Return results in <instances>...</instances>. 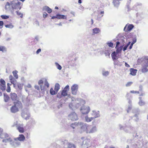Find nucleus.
<instances>
[{
  "instance_id": "nucleus-60",
  "label": "nucleus",
  "mask_w": 148,
  "mask_h": 148,
  "mask_svg": "<svg viewBox=\"0 0 148 148\" xmlns=\"http://www.w3.org/2000/svg\"><path fill=\"white\" fill-rule=\"evenodd\" d=\"M2 92H1L0 91V96H2Z\"/></svg>"
},
{
  "instance_id": "nucleus-45",
  "label": "nucleus",
  "mask_w": 148,
  "mask_h": 148,
  "mask_svg": "<svg viewBox=\"0 0 148 148\" xmlns=\"http://www.w3.org/2000/svg\"><path fill=\"white\" fill-rule=\"evenodd\" d=\"M4 24L3 22L2 21H0V28L2 27V26Z\"/></svg>"
},
{
  "instance_id": "nucleus-25",
  "label": "nucleus",
  "mask_w": 148,
  "mask_h": 148,
  "mask_svg": "<svg viewBox=\"0 0 148 148\" xmlns=\"http://www.w3.org/2000/svg\"><path fill=\"white\" fill-rule=\"evenodd\" d=\"M10 98L8 95L7 94H4V99L5 102H7L9 99Z\"/></svg>"
},
{
  "instance_id": "nucleus-10",
  "label": "nucleus",
  "mask_w": 148,
  "mask_h": 148,
  "mask_svg": "<svg viewBox=\"0 0 148 148\" xmlns=\"http://www.w3.org/2000/svg\"><path fill=\"white\" fill-rule=\"evenodd\" d=\"M0 89L3 91L5 90L6 89L5 82L2 79H0Z\"/></svg>"
},
{
  "instance_id": "nucleus-38",
  "label": "nucleus",
  "mask_w": 148,
  "mask_h": 148,
  "mask_svg": "<svg viewBox=\"0 0 148 148\" xmlns=\"http://www.w3.org/2000/svg\"><path fill=\"white\" fill-rule=\"evenodd\" d=\"M1 18L3 19H6L9 18V16L5 15H2L1 16Z\"/></svg>"
},
{
  "instance_id": "nucleus-34",
  "label": "nucleus",
  "mask_w": 148,
  "mask_h": 148,
  "mask_svg": "<svg viewBox=\"0 0 148 148\" xmlns=\"http://www.w3.org/2000/svg\"><path fill=\"white\" fill-rule=\"evenodd\" d=\"M10 85H11V84H10L9 83H8L7 84V88L6 91L8 92H10L11 88L10 86Z\"/></svg>"
},
{
  "instance_id": "nucleus-42",
  "label": "nucleus",
  "mask_w": 148,
  "mask_h": 148,
  "mask_svg": "<svg viewBox=\"0 0 148 148\" xmlns=\"http://www.w3.org/2000/svg\"><path fill=\"white\" fill-rule=\"evenodd\" d=\"M107 45L109 47H112L113 46V44L111 42H108L107 43Z\"/></svg>"
},
{
  "instance_id": "nucleus-4",
  "label": "nucleus",
  "mask_w": 148,
  "mask_h": 148,
  "mask_svg": "<svg viewBox=\"0 0 148 148\" xmlns=\"http://www.w3.org/2000/svg\"><path fill=\"white\" fill-rule=\"evenodd\" d=\"M12 127H16L17 130L20 133H23L25 132V129L23 127V124H19L17 121L14 122L13 125Z\"/></svg>"
},
{
  "instance_id": "nucleus-37",
  "label": "nucleus",
  "mask_w": 148,
  "mask_h": 148,
  "mask_svg": "<svg viewBox=\"0 0 148 148\" xmlns=\"http://www.w3.org/2000/svg\"><path fill=\"white\" fill-rule=\"evenodd\" d=\"M55 64L56 65L58 69L59 70H60L62 69V66L60 64H59L58 63L56 62Z\"/></svg>"
},
{
  "instance_id": "nucleus-8",
  "label": "nucleus",
  "mask_w": 148,
  "mask_h": 148,
  "mask_svg": "<svg viewBox=\"0 0 148 148\" xmlns=\"http://www.w3.org/2000/svg\"><path fill=\"white\" fill-rule=\"evenodd\" d=\"M68 117L69 119L73 121H76L78 119L77 115L74 112L71 113L69 115Z\"/></svg>"
},
{
  "instance_id": "nucleus-46",
  "label": "nucleus",
  "mask_w": 148,
  "mask_h": 148,
  "mask_svg": "<svg viewBox=\"0 0 148 148\" xmlns=\"http://www.w3.org/2000/svg\"><path fill=\"white\" fill-rule=\"evenodd\" d=\"M10 81L11 83L13 84H15V82L16 81L14 80V79H13L12 80H11Z\"/></svg>"
},
{
  "instance_id": "nucleus-44",
  "label": "nucleus",
  "mask_w": 148,
  "mask_h": 148,
  "mask_svg": "<svg viewBox=\"0 0 148 148\" xmlns=\"http://www.w3.org/2000/svg\"><path fill=\"white\" fill-rule=\"evenodd\" d=\"M109 73L108 71H105L103 73V75L107 76L109 75Z\"/></svg>"
},
{
  "instance_id": "nucleus-58",
  "label": "nucleus",
  "mask_w": 148,
  "mask_h": 148,
  "mask_svg": "<svg viewBox=\"0 0 148 148\" xmlns=\"http://www.w3.org/2000/svg\"><path fill=\"white\" fill-rule=\"evenodd\" d=\"M78 3H81L82 2V1H81V0H78Z\"/></svg>"
},
{
  "instance_id": "nucleus-49",
  "label": "nucleus",
  "mask_w": 148,
  "mask_h": 148,
  "mask_svg": "<svg viewBox=\"0 0 148 148\" xmlns=\"http://www.w3.org/2000/svg\"><path fill=\"white\" fill-rule=\"evenodd\" d=\"M41 51V49H38V50L36 51V53L37 54H38Z\"/></svg>"
},
{
  "instance_id": "nucleus-9",
  "label": "nucleus",
  "mask_w": 148,
  "mask_h": 148,
  "mask_svg": "<svg viewBox=\"0 0 148 148\" xmlns=\"http://www.w3.org/2000/svg\"><path fill=\"white\" fill-rule=\"evenodd\" d=\"M90 109L89 107L84 106L81 109V111L83 114H87L89 112Z\"/></svg>"
},
{
  "instance_id": "nucleus-61",
  "label": "nucleus",
  "mask_w": 148,
  "mask_h": 148,
  "mask_svg": "<svg viewBox=\"0 0 148 148\" xmlns=\"http://www.w3.org/2000/svg\"><path fill=\"white\" fill-rule=\"evenodd\" d=\"M91 21L92 23V24L93 23V21L92 19H91Z\"/></svg>"
},
{
  "instance_id": "nucleus-13",
  "label": "nucleus",
  "mask_w": 148,
  "mask_h": 148,
  "mask_svg": "<svg viewBox=\"0 0 148 148\" xmlns=\"http://www.w3.org/2000/svg\"><path fill=\"white\" fill-rule=\"evenodd\" d=\"M14 106H15L18 110L19 109L22 108V104L20 101H17L14 102Z\"/></svg>"
},
{
  "instance_id": "nucleus-27",
  "label": "nucleus",
  "mask_w": 148,
  "mask_h": 148,
  "mask_svg": "<svg viewBox=\"0 0 148 148\" xmlns=\"http://www.w3.org/2000/svg\"><path fill=\"white\" fill-rule=\"evenodd\" d=\"M60 88V86L59 84L57 83L56 84L55 86L54 90L58 92Z\"/></svg>"
},
{
  "instance_id": "nucleus-1",
  "label": "nucleus",
  "mask_w": 148,
  "mask_h": 148,
  "mask_svg": "<svg viewBox=\"0 0 148 148\" xmlns=\"http://www.w3.org/2000/svg\"><path fill=\"white\" fill-rule=\"evenodd\" d=\"M143 64L142 65L141 71L145 73L148 71V57H145L142 60Z\"/></svg>"
},
{
  "instance_id": "nucleus-23",
  "label": "nucleus",
  "mask_w": 148,
  "mask_h": 148,
  "mask_svg": "<svg viewBox=\"0 0 148 148\" xmlns=\"http://www.w3.org/2000/svg\"><path fill=\"white\" fill-rule=\"evenodd\" d=\"M100 31V30L99 28H95L92 29L93 34L94 35L96 34H98Z\"/></svg>"
},
{
  "instance_id": "nucleus-59",
  "label": "nucleus",
  "mask_w": 148,
  "mask_h": 148,
  "mask_svg": "<svg viewBox=\"0 0 148 148\" xmlns=\"http://www.w3.org/2000/svg\"><path fill=\"white\" fill-rule=\"evenodd\" d=\"M130 43H131V42H129L127 44V46H128V45H130Z\"/></svg>"
},
{
  "instance_id": "nucleus-2",
  "label": "nucleus",
  "mask_w": 148,
  "mask_h": 148,
  "mask_svg": "<svg viewBox=\"0 0 148 148\" xmlns=\"http://www.w3.org/2000/svg\"><path fill=\"white\" fill-rule=\"evenodd\" d=\"M11 5L13 10H20L21 8V3L16 0L11 2Z\"/></svg>"
},
{
  "instance_id": "nucleus-20",
  "label": "nucleus",
  "mask_w": 148,
  "mask_h": 148,
  "mask_svg": "<svg viewBox=\"0 0 148 148\" xmlns=\"http://www.w3.org/2000/svg\"><path fill=\"white\" fill-rule=\"evenodd\" d=\"M17 97V95L15 93H11L10 94V97L12 100H16Z\"/></svg>"
},
{
  "instance_id": "nucleus-31",
  "label": "nucleus",
  "mask_w": 148,
  "mask_h": 148,
  "mask_svg": "<svg viewBox=\"0 0 148 148\" xmlns=\"http://www.w3.org/2000/svg\"><path fill=\"white\" fill-rule=\"evenodd\" d=\"M45 10L49 13H51L52 11L51 9L48 6L45 7Z\"/></svg>"
},
{
  "instance_id": "nucleus-53",
  "label": "nucleus",
  "mask_w": 148,
  "mask_h": 148,
  "mask_svg": "<svg viewBox=\"0 0 148 148\" xmlns=\"http://www.w3.org/2000/svg\"><path fill=\"white\" fill-rule=\"evenodd\" d=\"M127 46H125L123 48V51H125V50H126L127 49Z\"/></svg>"
},
{
  "instance_id": "nucleus-24",
  "label": "nucleus",
  "mask_w": 148,
  "mask_h": 148,
  "mask_svg": "<svg viewBox=\"0 0 148 148\" xmlns=\"http://www.w3.org/2000/svg\"><path fill=\"white\" fill-rule=\"evenodd\" d=\"M117 54H116V52L115 51H114L112 53L111 56L113 60H116L118 58L116 56V55Z\"/></svg>"
},
{
  "instance_id": "nucleus-21",
  "label": "nucleus",
  "mask_w": 148,
  "mask_h": 148,
  "mask_svg": "<svg viewBox=\"0 0 148 148\" xmlns=\"http://www.w3.org/2000/svg\"><path fill=\"white\" fill-rule=\"evenodd\" d=\"M57 18L60 19H66V16L63 15H61L60 14H57Z\"/></svg>"
},
{
  "instance_id": "nucleus-56",
  "label": "nucleus",
  "mask_w": 148,
  "mask_h": 148,
  "mask_svg": "<svg viewBox=\"0 0 148 148\" xmlns=\"http://www.w3.org/2000/svg\"><path fill=\"white\" fill-rule=\"evenodd\" d=\"M11 3H10L9 2H7L6 3V5L10 6Z\"/></svg>"
},
{
  "instance_id": "nucleus-48",
  "label": "nucleus",
  "mask_w": 148,
  "mask_h": 148,
  "mask_svg": "<svg viewBox=\"0 0 148 148\" xmlns=\"http://www.w3.org/2000/svg\"><path fill=\"white\" fill-rule=\"evenodd\" d=\"M140 96H143L144 95V93L143 92L142 89L141 88L140 90Z\"/></svg>"
},
{
  "instance_id": "nucleus-54",
  "label": "nucleus",
  "mask_w": 148,
  "mask_h": 148,
  "mask_svg": "<svg viewBox=\"0 0 148 148\" xmlns=\"http://www.w3.org/2000/svg\"><path fill=\"white\" fill-rule=\"evenodd\" d=\"M125 65L126 67H130L129 65L128 64H127L126 62H125Z\"/></svg>"
},
{
  "instance_id": "nucleus-51",
  "label": "nucleus",
  "mask_w": 148,
  "mask_h": 148,
  "mask_svg": "<svg viewBox=\"0 0 148 148\" xmlns=\"http://www.w3.org/2000/svg\"><path fill=\"white\" fill-rule=\"evenodd\" d=\"M9 78L10 80H12V79H14L12 76L11 75H10L9 76Z\"/></svg>"
},
{
  "instance_id": "nucleus-3",
  "label": "nucleus",
  "mask_w": 148,
  "mask_h": 148,
  "mask_svg": "<svg viewBox=\"0 0 148 148\" xmlns=\"http://www.w3.org/2000/svg\"><path fill=\"white\" fill-rule=\"evenodd\" d=\"M0 138L3 139L2 141L3 143H7L12 141V139L9 137V135L6 133L0 134Z\"/></svg>"
},
{
  "instance_id": "nucleus-47",
  "label": "nucleus",
  "mask_w": 148,
  "mask_h": 148,
  "mask_svg": "<svg viewBox=\"0 0 148 148\" xmlns=\"http://www.w3.org/2000/svg\"><path fill=\"white\" fill-rule=\"evenodd\" d=\"M48 16L47 14L45 12L44 13L43 16V17L45 18L46 17H47Z\"/></svg>"
},
{
  "instance_id": "nucleus-41",
  "label": "nucleus",
  "mask_w": 148,
  "mask_h": 148,
  "mask_svg": "<svg viewBox=\"0 0 148 148\" xmlns=\"http://www.w3.org/2000/svg\"><path fill=\"white\" fill-rule=\"evenodd\" d=\"M130 92L132 93H133V94H135V93L139 94L140 93L138 91H134V90H131L130 91Z\"/></svg>"
},
{
  "instance_id": "nucleus-22",
  "label": "nucleus",
  "mask_w": 148,
  "mask_h": 148,
  "mask_svg": "<svg viewBox=\"0 0 148 148\" xmlns=\"http://www.w3.org/2000/svg\"><path fill=\"white\" fill-rule=\"evenodd\" d=\"M79 124V122L78 123H72L71 125V127L73 129L77 128L78 129V125Z\"/></svg>"
},
{
  "instance_id": "nucleus-33",
  "label": "nucleus",
  "mask_w": 148,
  "mask_h": 148,
  "mask_svg": "<svg viewBox=\"0 0 148 148\" xmlns=\"http://www.w3.org/2000/svg\"><path fill=\"white\" fill-rule=\"evenodd\" d=\"M17 71H13L12 72V73L13 74V75L14 77L16 79H17L18 78V76L17 74Z\"/></svg>"
},
{
  "instance_id": "nucleus-19",
  "label": "nucleus",
  "mask_w": 148,
  "mask_h": 148,
  "mask_svg": "<svg viewBox=\"0 0 148 148\" xmlns=\"http://www.w3.org/2000/svg\"><path fill=\"white\" fill-rule=\"evenodd\" d=\"M130 74L132 75H135L137 72V70L136 69H134L133 68H131L130 69Z\"/></svg>"
},
{
  "instance_id": "nucleus-5",
  "label": "nucleus",
  "mask_w": 148,
  "mask_h": 148,
  "mask_svg": "<svg viewBox=\"0 0 148 148\" xmlns=\"http://www.w3.org/2000/svg\"><path fill=\"white\" fill-rule=\"evenodd\" d=\"M87 125L81 122H79L78 130L79 132L81 133L85 132Z\"/></svg>"
},
{
  "instance_id": "nucleus-50",
  "label": "nucleus",
  "mask_w": 148,
  "mask_h": 148,
  "mask_svg": "<svg viewBox=\"0 0 148 148\" xmlns=\"http://www.w3.org/2000/svg\"><path fill=\"white\" fill-rule=\"evenodd\" d=\"M34 87L37 90H40V88L38 85H36Z\"/></svg>"
},
{
  "instance_id": "nucleus-43",
  "label": "nucleus",
  "mask_w": 148,
  "mask_h": 148,
  "mask_svg": "<svg viewBox=\"0 0 148 148\" xmlns=\"http://www.w3.org/2000/svg\"><path fill=\"white\" fill-rule=\"evenodd\" d=\"M139 104L140 105L142 106L144 105L145 104V103L142 100H140L139 102Z\"/></svg>"
},
{
  "instance_id": "nucleus-64",
  "label": "nucleus",
  "mask_w": 148,
  "mask_h": 148,
  "mask_svg": "<svg viewBox=\"0 0 148 148\" xmlns=\"http://www.w3.org/2000/svg\"><path fill=\"white\" fill-rule=\"evenodd\" d=\"M132 48V47L131 46H130L129 47V49H130Z\"/></svg>"
},
{
  "instance_id": "nucleus-32",
  "label": "nucleus",
  "mask_w": 148,
  "mask_h": 148,
  "mask_svg": "<svg viewBox=\"0 0 148 148\" xmlns=\"http://www.w3.org/2000/svg\"><path fill=\"white\" fill-rule=\"evenodd\" d=\"M6 51V49L4 46H0V51L3 52H5Z\"/></svg>"
},
{
  "instance_id": "nucleus-12",
  "label": "nucleus",
  "mask_w": 148,
  "mask_h": 148,
  "mask_svg": "<svg viewBox=\"0 0 148 148\" xmlns=\"http://www.w3.org/2000/svg\"><path fill=\"white\" fill-rule=\"evenodd\" d=\"M78 88V85L74 84L71 87V92L72 94L74 95H76Z\"/></svg>"
},
{
  "instance_id": "nucleus-17",
  "label": "nucleus",
  "mask_w": 148,
  "mask_h": 148,
  "mask_svg": "<svg viewBox=\"0 0 148 148\" xmlns=\"http://www.w3.org/2000/svg\"><path fill=\"white\" fill-rule=\"evenodd\" d=\"M22 117L26 120H28L30 118V114L29 113H24L22 114Z\"/></svg>"
},
{
  "instance_id": "nucleus-57",
  "label": "nucleus",
  "mask_w": 148,
  "mask_h": 148,
  "mask_svg": "<svg viewBox=\"0 0 148 148\" xmlns=\"http://www.w3.org/2000/svg\"><path fill=\"white\" fill-rule=\"evenodd\" d=\"M104 11H101L100 12V14H104ZM103 16V15L102 14L101 16Z\"/></svg>"
},
{
  "instance_id": "nucleus-55",
  "label": "nucleus",
  "mask_w": 148,
  "mask_h": 148,
  "mask_svg": "<svg viewBox=\"0 0 148 148\" xmlns=\"http://www.w3.org/2000/svg\"><path fill=\"white\" fill-rule=\"evenodd\" d=\"M56 18H57V15H56V16H53L51 17V19H53Z\"/></svg>"
},
{
  "instance_id": "nucleus-35",
  "label": "nucleus",
  "mask_w": 148,
  "mask_h": 148,
  "mask_svg": "<svg viewBox=\"0 0 148 148\" xmlns=\"http://www.w3.org/2000/svg\"><path fill=\"white\" fill-rule=\"evenodd\" d=\"M5 26L6 28H8L10 29L12 28L14 26L11 23H10L9 25H5Z\"/></svg>"
},
{
  "instance_id": "nucleus-15",
  "label": "nucleus",
  "mask_w": 148,
  "mask_h": 148,
  "mask_svg": "<svg viewBox=\"0 0 148 148\" xmlns=\"http://www.w3.org/2000/svg\"><path fill=\"white\" fill-rule=\"evenodd\" d=\"M120 44V42L119 41L116 42V54H118L119 53H121L122 50L121 47H118V45Z\"/></svg>"
},
{
  "instance_id": "nucleus-28",
  "label": "nucleus",
  "mask_w": 148,
  "mask_h": 148,
  "mask_svg": "<svg viewBox=\"0 0 148 148\" xmlns=\"http://www.w3.org/2000/svg\"><path fill=\"white\" fill-rule=\"evenodd\" d=\"M67 148H75V146L73 144L69 143L68 144L67 147Z\"/></svg>"
},
{
  "instance_id": "nucleus-63",
  "label": "nucleus",
  "mask_w": 148,
  "mask_h": 148,
  "mask_svg": "<svg viewBox=\"0 0 148 148\" xmlns=\"http://www.w3.org/2000/svg\"><path fill=\"white\" fill-rule=\"evenodd\" d=\"M55 9H58V7H56V6L55 7Z\"/></svg>"
},
{
  "instance_id": "nucleus-14",
  "label": "nucleus",
  "mask_w": 148,
  "mask_h": 148,
  "mask_svg": "<svg viewBox=\"0 0 148 148\" xmlns=\"http://www.w3.org/2000/svg\"><path fill=\"white\" fill-rule=\"evenodd\" d=\"M44 79H45V78H42V79L40 80L38 82V84L40 85V88L41 90H45V88L43 87L42 86V84L45 82V81L43 80Z\"/></svg>"
},
{
  "instance_id": "nucleus-30",
  "label": "nucleus",
  "mask_w": 148,
  "mask_h": 148,
  "mask_svg": "<svg viewBox=\"0 0 148 148\" xmlns=\"http://www.w3.org/2000/svg\"><path fill=\"white\" fill-rule=\"evenodd\" d=\"M50 92L51 95H54L56 94L57 92L55 90H53L52 88H51L50 90Z\"/></svg>"
},
{
  "instance_id": "nucleus-52",
  "label": "nucleus",
  "mask_w": 148,
  "mask_h": 148,
  "mask_svg": "<svg viewBox=\"0 0 148 148\" xmlns=\"http://www.w3.org/2000/svg\"><path fill=\"white\" fill-rule=\"evenodd\" d=\"M136 41V39H133V41L132 42V43H133V44H134L135 43Z\"/></svg>"
},
{
  "instance_id": "nucleus-6",
  "label": "nucleus",
  "mask_w": 148,
  "mask_h": 148,
  "mask_svg": "<svg viewBox=\"0 0 148 148\" xmlns=\"http://www.w3.org/2000/svg\"><path fill=\"white\" fill-rule=\"evenodd\" d=\"M69 89V86L68 85H66L64 88V89L62 90L61 95L58 93L57 95V97L59 98H61L62 97L65 96L67 95V92Z\"/></svg>"
},
{
  "instance_id": "nucleus-18",
  "label": "nucleus",
  "mask_w": 148,
  "mask_h": 148,
  "mask_svg": "<svg viewBox=\"0 0 148 148\" xmlns=\"http://www.w3.org/2000/svg\"><path fill=\"white\" fill-rule=\"evenodd\" d=\"M10 109L11 112L13 113H16L19 111V110L14 105Z\"/></svg>"
},
{
  "instance_id": "nucleus-62",
  "label": "nucleus",
  "mask_w": 148,
  "mask_h": 148,
  "mask_svg": "<svg viewBox=\"0 0 148 148\" xmlns=\"http://www.w3.org/2000/svg\"><path fill=\"white\" fill-rule=\"evenodd\" d=\"M133 44H134L132 42L130 46H132H132H133Z\"/></svg>"
},
{
  "instance_id": "nucleus-29",
  "label": "nucleus",
  "mask_w": 148,
  "mask_h": 148,
  "mask_svg": "<svg viewBox=\"0 0 148 148\" xmlns=\"http://www.w3.org/2000/svg\"><path fill=\"white\" fill-rule=\"evenodd\" d=\"M85 119L86 121L87 122H88L91 121L93 119V118L92 117L89 118L87 116H86L85 117Z\"/></svg>"
},
{
  "instance_id": "nucleus-36",
  "label": "nucleus",
  "mask_w": 148,
  "mask_h": 148,
  "mask_svg": "<svg viewBox=\"0 0 148 148\" xmlns=\"http://www.w3.org/2000/svg\"><path fill=\"white\" fill-rule=\"evenodd\" d=\"M120 62L118 60H115L114 62V65H119L121 66V64Z\"/></svg>"
},
{
  "instance_id": "nucleus-39",
  "label": "nucleus",
  "mask_w": 148,
  "mask_h": 148,
  "mask_svg": "<svg viewBox=\"0 0 148 148\" xmlns=\"http://www.w3.org/2000/svg\"><path fill=\"white\" fill-rule=\"evenodd\" d=\"M18 16H20V17L22 18L23 17V14H22L21 13V12H19L18 11H16V12Z\"/></svg>"
},
{
  "instance_id": "nucleus-40",
  "label": "nucleus",
  "mask_w": 148,
  "mask_h": 148,
  "mask_svg": "<svg viewBox=\"0 0 148 148\" xmlns=\"http://www.w3.org/2000/svg\"><path fill=\"white\" fill-rule=\"evenodd\" d=\"M133 84V82H127V84H126V87H129L131 86L132 84Z\"/></svg>"
},
{
  "instance_id": "nucleus-26",
  "label": "nucleus",
  "mask_w": 148,
  "mask_h": 148,
  "mask_svg": "<svg viewBox=\"0 0 148 148\" xmlns=\"http://www.w3.org/2000/svg\"><path fill=\"white\" fill-rule=\"evenodd\" d=\"M43 80L45 81L44 86L43 87H44L45 88L46 87L47 88H48L49 86V84L48 83L47 79H44Z\"/></svg>"
},
{
  "instance_id": "nucleus-16",
  "label": "nucleus",
  "mask_w": 148,
  "mask_h": 148,
  "mask_svg": "<svg viewBox=\"0 0 148 148\" xmlns=\"http://www.w3.org/2000/svg\"><path fill=\"white\" fill-rule=\"evenodd\" d=\"M25 139V137L23 134H20L18 137L15 138V140H18L20 141H24Z\"/></svg>"
},
{
  "instance_id": "nucleus-7",
  "label": "nucleus",
  "mask_w": 148,
  "mask_h": 148,
  "mask_svg": "<svg viewBox=\"0 0 148 148\" xmlns=\"http://www.w3.org/2000/svg\"><path fill=\"white\" fill-rule=\"evenodd\" d=\"M96 131L95 127H92L91 125H87L85 132L87 133H92Z\"/></svg>"
},
{
  "instance_id": "nucleus-11",
  "label": "nucleus",
  "mask_w": 148,
  "mask_h": 148,
  "mask_svg": "<svg viewBox=\"0 0 148 148\" xmlns=\"http://www.w3.org/2000/svg\"><path fill=\"white\" fill-rule=\"evenodd\" d=\"M134 27L133 24H127L124 28V30L125 32H128L131 31Z\"/></svg>"
}]
</instances>
